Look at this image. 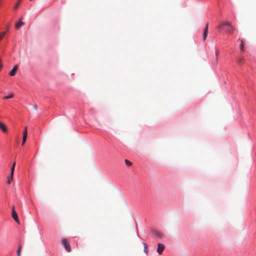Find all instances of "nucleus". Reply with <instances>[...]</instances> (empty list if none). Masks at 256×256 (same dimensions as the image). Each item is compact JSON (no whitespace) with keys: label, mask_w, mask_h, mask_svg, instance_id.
<instances>
[{"label":"nucleus","mask_w":256,"mask_h":256,"mask_svg":"<svg viewBox=\"0 0 256 256\" xmlns=\"http://www.w3.org/2000/svg\"><path fill=\"white\" fill-rule=\"evenodd\" d=\"M208 24H206V27L204 30V32L202 35V38L203 40H205L207 36H208Z\"/></svg>","instance_id":"39448f33"},{"label":"nucleus","mask_w":256,"mask_h":256,"mask_svg":"<svg viewBox=\"0 0 256 256\" xmlns=\"http://www.w3.org/2000/svg\"><path fill=\"white\" fill-rule=\"evenodd\" d=\"M244 46V42L242 40H241L240 44V49L242 50Z\"/></svg>","instance_id":"a211bd4d"},{"label":"nucleus","mask_w":256,"mask_h":256,"mask_svg":"<svg viewBox=\"0 0 256 256\" xmlns=\"http://www.w3.org/2000/svg\"><path fill=\"white\" fill-rule=\"evenodd\" d=\"M234 30H232L230 27H228V28L227 30V32L228 34H231Z\"/></svg>","instance_id":"6ab92c4d"},{"label":"nucleus","mask_w":256,"mask_h":256,"mask_svg":"<svg viewBox=\"0 0 256 256\" xmlns=\"http://www.w3.org/2000/svg\"><path fill=\"white\" fill-rule=\"evenodd\" d=\"M224 26L230 27L232 30H235V28L228 21H226L225 22H222L220 25H218L217 26L216 28L218 29H222Z\"/></svg>","instance_id":"f257e3e1"},{"label":"nucleus","mask_w":256,"mask_h":256,"mask_svg":"<svg viewBox=\"0 0 256 256\" xmlns=\"http://www.w3.org/2000/svg\"><path fill=\"white\" fill-rule=\"evenodd\" d=\"M21 1H22V0H19L18 1V2L16 3V6H15L14 8V10H16L18 8L20 4Z\"/></svg>","instance_id":"2eb2a0df"},{"label":"nucleus","mask_w":256,"mask_h":256,"mask_svg":"<svg viewBox=\"0 0 256 256\" xmlns=\"http://www.w3.org/2000/svg\"><path fill=\"white\" fill-rule=\"evenodd\" d=\"M164 248V246L160 243L158 244L157 252L160 254H162Z\"/></svg>","instance_id":"20e7f679"},{"label":"nucleus","mask_w":256,"mask_h":256,"mask_svg":"<svg viewBox=\"0 0 256 256\" xmlns=\"http://www.w3.org/2000/svg\"><path fill=\"white\" fill-rule=\"evenodd\" d=\"M24 23L22 22L21 20H20L16 25V28L18 30L22 26H24Z\"/></svg>","instance_id":"6e6552de"},{"label":"nucleus","mask_w":256,"mask_h":256,"mask_svg":"<svg viewBox=\"0 0 256 256\" xmlns=\"http://www.w3.org/2000/svg\"><path fill=\"white\" fill-rule=\"evenodd\" d=\"M0 129L4 132H6L8 131L6 126L2 122L0 123Z\"/></svg>","instance_id":"0eeeda50"},{"label":"nucleus","mask_w":256,"mask_h":256,"mask_svg":"<svg viewBox=\"0 0 256 256\" xmlns=\"http://www.w3.org/2000/svg\"><path fill=\"white\" fill-rule=\"evenodd\" d=\"M22 246L21 245H20L18 246V251H17V256H20V252H21V250H22Z\"/></svg>","instance_id":"ddd939ff"},{"label":"nucleus","mask_w":256,"mask_h":256,"mask_svg":"<svg viewBox=\"0 0 256 256\" xmlns=\"http://www.w3.org/2000/svg\"><path fill=\"white\" fill-rule=\"evenodd\" d=\"M13 176L14 175H12V174H10V176L8 177V181H7L8 184H10V182H12V180Z\"/></svg>","instance_id":"f8f14e48"},{"label":"nucleus","mask_w":256,"mask_h":256,"mask_svg":"<svg viewBox=\"0 0 256 256\" xmlns=\"http://www.w3.org/2000/svg\"><path fill=\"white\" fill-rule=\"evenodd\" d=\"M142 244L144 246V252L146 253V255H148V248L147 244L144 242H143Z\"/></svg>","instance_id":"1a4fd4ad"},{"label":"nucleus","mask_w":256,"mask_h":256,"mask_svg":"<svg viewBox=\"0 0 256 256\" xmlns=\"http://www.w3.org/2000/svg\"><path fill=\"white\" fill-rule=\"evenodd\" d=\"M124 162H125L126 164L128 166H131L132 164V163L130 161H129L128 160L126 159L125 160Z\"/></svg>","instance_id":"dca6fc26"},{"label":"nucleus","mask_w":256,"mask_h":256,"mask_svg":"<svg viewBox=\"0 0 256 256\" xmlns=\"http://www.w3.org/2000/svg\"><path fill=\"white\" fill-rule=\"evenodd\" d=\"M218 54H219V52H218V50H217L216 51V56H218Z\"/></svg>","instance_id":"412c9836"},{"label":"nucleus","mask_w":256,"mask_h":256,"mask_svg":"<svg viewBox=\"0 0 256 256\" xmlns=\"http://www.w3.org/2000/svg\"><path fill=\"white\" fill-rule=\"evenodd\" d=\"M26 134L28 136L27 127H25L24 130L23 132V135Z\"/></svg>","instance_id":"aec40b11"},{"label":"nucleus","mask_w":256,"mask_h":256,"mask_svg":"<svg viewBox=\"0 0 256 256\" xmlns=\"http://www.w3.org/2000/svg\"><path fill=\"white\" fill-rule=\"evenodd\" d=\"M26 138H27V135L24 134L23 136H22V145H24V143L26 142Z\"/></svg>","instance_id":"4468645a"},{"label":"nucleus","mask_w":256,"mask_h":256,"mask_svg":"<svg viewBox=\"0 0 256 256\" xmlns=\"http://www.w3.org/2000/svg\"><path fill=\"white\" fill-rule=\"evenodd\" d=\"M238 63H239L240 64H242V60H239V62H238Z\"/></svg>","instance_id":"4be33fe9"},{"label":"nucleus","mask_w":256,"mask_h":256,"mask_svg":"<svg viewBox=\"0 0 256 256\" xmlns=\"http://www.w3.org/2000/svg\"><path fill=\"white\" fill-rule=\"evenodd\" d=\"M15 165H16V162H14V164H12V166L11 168V170H10V174H12V175H14Z\"/></svg>","instance_id":"9b49d317"},{"label":"nucleus","mask_w":256,"mask_h":256,"mask_svg":"<svg viewBox=\"0 0 256 256\" xmlns=\"http://www.w3.org/2000/svg\"><path fill=\"white\" fill-rule=\"evenodd\" d=\"M13 96H14L13 93H10L8 95L4 97L3 98H4V100L8 99V98H12L13 97Z\"/></svg>","instance_id":"9d476101"},{"label":"nucleus","mask_w":256,"mask_h":256,"mask_svg":"<svg viewBox=\"0 0 256 256\" xmlns=\"http://www.w3.org/2000/svg\"><path fill=\"white\" fill-rule=\"evenodd\" d=\"M6 34V32H2L0 33V40Z\"/></svg>","instance_id":"f3484780"},{"label":"nucleus","mask_w":256,"mask_h":256,"mask_svg":"<svg viewBox=\"0 0 256 256\" xmlns=\"http://www.w3.org/2000/svg\"><path fill=\"white\" fill-rule=\"evenodd\" d=\"M1 122H0V123Z\"/></svg>","instance_id":"b1692460"},{"label":"nucleus","mask_w":256,"mask_h":256,"mask_svg":"<svg viewBox=\"0 0 256 256\" xmlns=\"http://www.w3.org/2000/svg\"><path fill=\"white\" fill-rule=\"evenodd\" d=\"M12 217L14 220L16 222L17 224H20V222L19 221L18 214L14 210V206L12 207Z\"/></svg>","instance_id":"f03ea898"},{"label":"nucleus","mask_w":256,"mask_h":256,"mask_svg":"<svg viewBox=\"0 0 256 256\" xmlns=\"http://www.w3.org/2000/svg\"><path fill=\"white\" fill-rule=\"evenodd\" d=\"M35 108H36V110H37V109H38V106H35Z\"/></svg>","instance_id":"5701e85b"},{"label":"nucleus","mask_w":256,"mask_h":256,"mask_svg":"<svg viewBox=\"0 0 256 256\" xmlns=\"http://www.w3.org/2000/svg\"><path fill=\"white\" fill-rule=\"evenodd\" d=\"M18 68V66L17 65H16L12 70L10 72L9 75L10 76H14L17 72Z\"/></svg>","instance_id":"423d86ee"},{"label":"nucleus","mask_w":256,"mask_h":256,"mask_svg":"<svg viewBox=\"0 0 256 256\" xmlns=\"http://www.w3.org/2000/svg\"><path fill=\"white\" fill-rule=\"evenodd\" d=\"M1 122H0V123Z\"/></svg>","instance_id":"393cba45"},{"label":"nucleus","mask_w":256,"mask_h":256,"mask_svg":"<svg viewBox=\"0 0 256 256\" xmlns=\"http://www.w3.org/2000/svg\"><path fill=\"white\" fill-rule=\"evenodd\" d=\"M62 242L66 250L68 252H70V246L68 240L66 239H64L62 241Z\"/></svg>","instance_id":"7ed1b4c3"}]
</instances>
